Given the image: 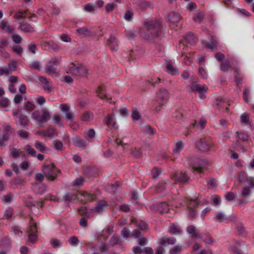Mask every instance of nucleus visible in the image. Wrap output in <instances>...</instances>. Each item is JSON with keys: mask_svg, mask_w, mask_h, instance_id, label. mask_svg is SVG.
Wrapping results in <instances>:
<instances>
[{"mask_svg": "<svg viewBox=\"0 0 254 254\" xmlns=\"http://www.w3.org/2000/svg\"><path fill=\"white\" fill-rule=\"evenodd\" d=\"M79 193L81 196H83L85 198V200H84L86 201V202L87 200L92 201L94 200V198L95 197V195H93L90 193H88L86 191L79 192Z\"/></svg>", "mask_w": 254, "mask_h": 254, "instance_id": "obj_28", "label": "nucleus"}, {"mask_svg": "<svg viewBox=\"0 0 254 254\" xmlns=\"http://www.w3.org/2000/svg\"><path fill=\"white\" fill-rule=\"evenodd\" d=\"M108 205L105 200H101L98 202L96 206L92 209L94 212H100L103 210L104 206H107Z\"/></svg>", "mask_w": 254, "mask_h": 254, "instance_id": "obj_22", "label": "nucleus"}, {"mask_svg": "<svg viewBox=\"0 0 254 254\" xmlns=\"http://www.w3.org/2000/svg\"><path fill=\"white\" fill-rule=\"evenodd\" d=\"M17 134L21 138H27L29 136V133L27 131L21 130L17 131Z\"/></svg>", "mask_w": 254, "mask_h": 254, "instance_id": "obj_58", "label": "nucleus"}, {"mask_svg": "<svg viewBox=\"0 0 254 254\" xmlns=\"http://www.w3.org/2000/svg\"><path fill=\"white\" fill-rule=\"evenodd\" d=\"M215 144L209 141V137H203L200 138L196 143L195 146L201 152H209Z\"/></svg>", "mask_w": 254, "mask_h": 254, "instance_id": "obj_5", "label": "nucleus"}, {"mask_svg": "<svg viewBox=\"0 0 254 254\" xmlns=\"http://www.w3.org/2000/svg\"><path fill=\"white\" fill-rule=\"evenodd\" d=\"M81 120L84 122H89L90 120V116L89 113L88 112H84L82 115Z\"/></svg>", "mask_w": 254, "mask_h": 254, "instance_id": "obj_57", "label": "nucleus"}, {"mask_svg": "<svg viewBox=\"0 0 254 254\" xmlns=\"http://www.w3.org/2000/svg\"><path fill=\"white\" fill-rule=\"evenodd\" d=\"M83 181L84 178L82 177H80L74 180L73 182V186L80 187L82 185Z\"/></svg>", "mask_w": 254, "mask_h": 254, "instance_id": "obj_50", "label": "nucleus"}, {"mask_svg": "<svg viewBox=\"0 0 254 254\" xmlns=\"http://www.w3.org/2000/svg\"><path fill=\"white\" fill-rule=\"evenodd\" d=\"M170 98L169 91L165 88H160L156 93V101L164 103H167Z\"/></svg>", "mask_w": 254, "mask_h": 254, "instance_id": "obj_9", "label": "nucleus"}, {"mask_svg": "<svg viewBox=\"0 0 254 254\" xmlns=\"http://www.w3.org/2000/svg\"><path fill=\"white\" fill-rule=\"evenodd\" d=\"M95 5H92L90 4H86L84 5V9L88 12H92L95 10Z\"/></svg>", "mask_w": 254, "mask_h": 254, "instance_id": "obj_61", "label": "nucleus"}, {"mask_svg": "<svg viewBox=\"0 0 254 254\" xmlns=\"http://www.w3.org/2000/svg\"><path fill=\"white\" fill-rule=\"evenodd\" d=\"M182 251V247L179 246H176L174 249L170 250L171 254H178Z\"/></svg>", "mask_w": 254, "mask_h": 254, "instance_id": "obj_60", "label": "nucleus"}, {"mask_svg": "<svg viewBox=\"0 0 254 254\" xmlns=\"http://www.w3.org/2000/svg\"><path fill=\"white\" fill-rule=\"evenodd\" d=\"M205 14L202 12H199L193 17V20L195 22L200 23L204 18Z\"/></svg>", "mask_w": 254, "mask_h": 254, "instance_id": "obj_29", "label": "nucleus"}, {"mask_svg": "<svg viewBox=\"0 0 254 254\" xmlns=\"http://www.w3.org/2000/svg\"><path fill=\"white\" fill-rule=\"evenodd\" d=\"M185 39L187 43L190 44H194L196 41V39L192 33H190L185 37Z\"/></svg>", "mask_w": 254, "mask_h": 254, "instance_id": "obj_27", "label": "nucleus"}, {"mask_svg": "<svg viewBox=\"0 0 254 254\" xmlns=\"http://www.w3.org/2000/svg\"><path fill=\"white\" fill-rule=\"evenodd\" d=\"M78 212L81 215H86L88 213L87 208L86 207H81L78 208Z\"/></svg>", "mask_w": 254, "mask_h": 254, "instance_id": "obj_64", "label": "nucleus"}, {"mask_svg": "<svg viewBox=\"0 0 254 254\" xmlns=\"http://www.w3.org/2000/svg\"><path fill=\"white\" fill-rule=\"evenodd\" d=\"M181 18L180 15L175 12H171L168 15L169 21L173 23L178 22Z\"/></svg>", "mask_w": 254, "mask_h": 254, "instance_id": "obj_18", "label": "nucleus"}, {"mask_svg": "<svg viewBox=\"0 0 254 254\" xmlns=\"http://www.w3.org/2000/svg\"><path fill=\"white\" fill-rule=\"evenodd\" d=\"M168 204L165 202L155 203L151 205V209L160 213L164 212H168L169 210Z\"/></svg>", "mask_w": 254, "mask_h": 254, "instance_id": "obj_10", "label": "nucleus"}, {"mask_svg": "<svg viewBox=\"0 0 254 254\" xmlns=\"http://www.w3.org/2000/svg\"><path fill=\"white\" fill-rule=\"evenodd\" d=\"M162 172V170L157 167H154L153 168L151 171V174L153 176V178L154 179H156L158 178L159 175L161 174Z\"/></svg>", "mask_w": 254, "mask_h": 254, "instance_id": "obj_32", "label": "nucleus"}, {"mask_svg": "<svg viewBox=\"0 0 254 254\" xmlns=\"http://www.w3.org/2000/svg\"><path fill=\"white\" fill-rule=\"evenodd\" d=\"M29 67L31 68L39 70H40L41 65L39 62L35 61L29 65Z\"/></svg>", "mask_w": 254, "mask_h": 254, "instance_id": "obj_48", "label": "nucleus"}, {"mask_svg": "<svg viewBox=\"0 0 254 254\" xmlns=\"http://www.w3.org/2000/svg\"><path fill=\"white\" fill-rule=\"evenodd\" d=\"M144 131L152 135L155 133V130L150 126L148 125L145 127Z\"/></svg>", "mask_w": 254, "mask_h": 254, "instance_id": "obj_59", "label": "nucleus"}, {"mask_svg": "<svg viewBox=\"0 0 254 254\" xmlns=\"http://www.w3.org/2000/svg\"><path fill=\"white\" fill-rule=\"evenodd\" d=\"M76 33L81 37L84 36H90L92 35V33L88 29L83 27L78 28L76 30Z\"/></svg>", "mask_w": 254, "mask_h": 254, "instance_id": "obj_17", "label": "nucleus"}, {"mask_svg": "<svg viewBox=\"0 0 254 254\" xmlns=\"http://www.w3.org/2000/svg\"><path fill=\"white\" fill-rule=\"evenodd\" d=\"M251 193V190L249 188H245L243 189L241 192V196L243 198L247 197L249 194Z\"/></svg>", "mask_w": 254, "mask_h": 254, "instance_id": "obj_49", "label": "nucleus"}, {"mask_svg": "<svg viewBox=\"0 0 254 254\" xmlns=\"http://www.w3.org/2000/svg\"><path fill=\"white\" fill-rule=\"evenodd\" d=\"M42 170L43 172L45 177L50 181H54L57 177L58 173L60 170L58 169L54 163L49 165H44L42 166Z\"/></svg>", "mask_w": 254, "mask_h": 254, "instance_id": "obj_3", "label": "nucleus"}, {"mask_svg": "<svg viewBox=\"0 0 254 254\" xmlns=\"http://www.w3.org/2000/svg\"><path fill=\"white\" fill-rule=\"evenodd\" d=\"M73 199H77L82 204L86 203V201L83 200L82 199H80L78 197V196L74 193H70L69 192H67L64 196V201H70Z\"/></svg>", "mask_w": 254, "mask_h": 254, "instance_id": "obj_16", "label": "nucleus"}, {"mask_svg": "<svg viewBox=\"0 0 254 254\" xmlns=\"http://www.w3.org/2000/svg\"><path fill=\"white\" fill-rule=\"evenodd\" d=\"M68 242L71 245L75 246L77 245L79 241L77 237L72 236L69 238Z\"/></svg>", "mask_w": 254, "mask_h": 254, "instance_id": "obj_43", "label": "nucleus"}, {"mask_svg": "<svg viewBox=\"0 0 254 254\" xmlns=\"http://www.w3.org/2000/svg\"><path fill=\"white\" fill-rule=\"evenodd\" d=\"M60 108L62 112L66 114V118L67 120L72 121L74 119V116L70 112V108L67 104H61Z\"/></svg>", "mask_w": 254, "mask_h": 254, "instance_id": "obj_13", "label": "nucleus"}, {"mask_svg": "<svg viewBox=\"0 0 254 254\" xmlns=\"http://www.w3.org/2000/svg\"><path fill=\"white\" fill-rule=\"evenodd\" d=\"M26 11H19L15 14L14 18L17 19L18 20H19L21 18H25V14L26 13Z\"/></svg>", "mask_w": 254, "mask_h": 254, "instance_id": "obj_45", "label": "nucleus"}, {"mask_svg": "<svg viewBox=\"0 0 254 254\" xmlns=\"http://www.w3.org/2000/svg\"><path fill=\"white\" fill-rule=\"evenodd\" d=\"M172 179L175 181L185 183L189 180V177L185 173L181 172L179 175L177 173L174 174L172 176Z\"/></svg>", "mask_w": 254, "mask_h": 254, "instance_id": "obj_12", "label": "nucleus"}, {"mask_svg": "<svg viewBox=\"0 0 254 254\" xmlns=\"http://www.w3.org/2000/svg\"><path fill=\"white\" fill-rule=\"evenodd\" d=\"M69 73L77 77H83L86 76L87 70L82 64H74L71 63L68 69Z\"/></svg>", "mask_w": 254, "mask_h": 254, "instance_id": "obj_4", "label": "nucleus"}, {"mask_svg": "<svg viewBox=\"0 0 254 254\" xmlns=\"http://www.w3.org/2000/svg\"><path fill=\"white\" fill-rule=\"evenodd\" d=\"M133 16V12L131 10H127L126 11L124 18L127 21H130Z\"/></svg>", "mask_w": 254, "mask_h": 254, "instance_id": "obj_44", "label": "nucleus"}, {"mask_svg": "<svg viewBox=\"0 0 254 254\" xmlns=\"http://www.w3.org/2000/svg\"><path fill=\"white\" fill-rule=\"evenodd\" d=\"M198 202L196 199H190L188 203V207L189 209H194L198 205Z\"/></svg>", "mask_w": 254, "mask_h": 254, "instance_id": "obj_36", "label": "nucleus"}, {"mask_svg": "<svg viewBox=\"0 0 254 254\" xmlns=\"http://www.w3.org/2000/svg\"><path fill=\"white\" fill-rule=\"evenodd\" d=\"M121 235L122 237L127 238L130 237L129 234V230L127 227H124L121 232Z\"/></svg>", "mask_w": 254, "mask_h": 254, "instance_id": "obj_55", "label": "nucleus"}, {"mask_svg": "<svg viewBox=\"0 0 254 254\" xmlns=\"http://www.w3.org/2000/svg\"><path fill=\"white\" fill-rule=\"evenodd\" d=\"M131 155L135 158L139 159L142 157V152L141 149L136 147H132L130 149Z\"/></svg>", "mask_w": 254, "mask_h": 254, "instance_id": "obj_20", "label": "nucleus"}, {"mask_svg": "<svg viewBox=\"0 0 254 254\" xmlns=\"http://www.w3.org/2000/svg\"><path fill=\"white\" fill-rule=\"evenodd\" d=\"M231 67L230 61L229 60H226L222 62L220 64L221 70L224 72L228 71Z\"/></svg>", "mask_w": 254, "mask_h": 254, "instance_id": "obj_24", "label": "nucleus"}, {"mask_svg": "<svg viewBox=\"0 0 254 254\" xmlns=\"http://www.w3.org/2000/svg\"><path fill=\"white\" fill-rule=\"evenodd\" d=\"M55 132V129L54 127H49L46 131H37L36 134L45 137H52Z\"/></svg>", "mask_w": 254, "mask_h": 254, "instance_id": "obj_14", "label": "nucleus"}, {"mask_svg": "<svg viewBox=\"0 0 254 254\" xmlns=\"http://www.w3.org/2000/svg\"><path fill=\"white\" fill-rule=\"evenodd\" d=\"M44 174L43 175L41 173H37L35 176V179L39 182H42L44 179Z\"/></svg>", "mask_w": 254, "mask_h": 254, "instance_id": "obj_62", "label": "nucleus"}, {"mask_svg": "<svg viewBox=\"0 0 254 254\" xmlns=\"http://www.w3.org/2000/svg\"><path fill=\"white\" fill-rule=\"evenodd\" d=\"M237 230L239 235H243L246 233L244 226L242 223H238L237 224Z\"/></svg>", "mask_w": 254, "mask_h": 254, "instance_id": "obj_53", "label": "nucleus"}, {"mask_svg": "<svg viewBox=\"0 0 254 254\" xmlns=\"http://www.w3.org/2000/svg\"><path fill=\"white\" fill-rule=\"evenodd\" d=\"M238 180L240 183H242L244 181L249 182V179L247 174L244 172H241L239 173Z\"/></svg>", "mask_w": 254, "mask_h": 254, "instance_id": "obj_35", "label": "nucleus"}, {"mask_svg": "<svg viewBox=\"0 0 254 254\" xmlns=\"http://www.w3.org/2000/svg\"><path fill=\"white\" fill-rule=\"evenodd\" d=\"M28 233L27 243H35L37 240V226L34 223L32 224L31 228L27 231Z\"/></svg>", "mask_w": 254, "mask_h": 254, "instance_id": "obj_7", "label": "nucleus"}, {"mask_svg": "<svg viewBox=\"0 0 254 254\" xmlns=\"http://www.w3.org/2000/svg\"><path fill=\"white\" fill-rule=\"evenodd\" d=\"M161 23L157 20L144 22V29L140 32L141 36L146 40L161 39ZM155 42V41H154Z\"/></svg>", "mask_w": 254, "mask_h": 254, "instance_id": "obj_1", "label": "nucleus"}, {"mask_svg": "<svg viewBox=\"0 0 254 254\" xmlns=\"http://www.w3.org/2000/svg\"><path fill=\"white\" fill-rule=\"evenodd\" d=\"M187 231L191 235V237L192 238L195 237V238H201L198 236V235L196 232V228L193 226L190 225L187 228Z\"/></svg>", "mask_w": 254, "mask_h": 254, "instance_id": "obj_26", "label": "nucleus"}, {"mask_svg": "<svg viewBox=\"0 0 254 254\" xmlns=\"http://www.w3.org/2000/svg\"><path fill=\"white\" fill-rule=\"evenodd\" d=\"M202 43L207 49H210L211 51H215L217 50L218 42L214 36H211V40L209 43L204 41H203Z\"/></svg>", "mask_w": 254, "mask_h": 254, "instance_id": "obj_11", "label": "nucleus"}, {"mask_svg": "<svg viewBox=\"0 0 254 254\" xmlns=\"http://www.w3.org/2000/svg\"><path fill=\"white\" fill-rule=\"evenodd\" d=\"M136 226L142 230H145L147 229V224L144 221H139L136 223Z\"/></svg>", "mask_w": 254, "mask_h": 254, "instance_id": "obj_47", "label": "nucleus"}, {"mask_svg": "<svg viewBox=\"0 0 254 254\" xmlns=\"http://www.w3.org/2000/svg\"><path fill=\"white\" fill-rule=\"evenodd\" d=\"M184 147V143L182 141H179L175 144V148L173 150V155H178L180 151Z\"/></svg>", "mask_w": 254, "mask_h": 254, "instance_id": "obj_23", "label": "nucleus"}, {"mask_svg": "<svg viewBox=\"0 0 254 254\" xmlns=\"http://www.w3.org/2000/svg\"><path fill=\"white\" fill-rule=\"evenodd\" d=\"M25 150L29 154L31 155L32 156H35L36 153V151L31 147V146L29 145H27L25 147Z\"/></svg>", "mask_w": 254, "mask_h": 254, "instance_id": "obj_42", "label": "nucleus"}, {"mask_svg": "<svg viewBox=\"0 0 254 254\" xmlns=\"http://www.w3.org/2000/svg\"><path fill=\"white\" fill-rule=\"evenodd\" d=\"M10 136V134L4 133L0 135V145H5V142L7 141Z\"/></svg>", "mask_w": 254, "mask_h": 254, "instance_id": "obj_34", "label": "nucleus"}, {"mask_svg": "<svg viewBox=\"0 0 254 254\" xmlns=\"http://www.w3.org/2000/svg\"><path fill=\"white\" fill-rule=\"evenodd\" d=\"M191 89L193 91H198L200 94H203L206 92L207 88L201 86L199 84H192L191 86Z\"/></svg>", "mask_w": 254, "mask_h": 254, "instance_id": "obj_21", "label": "nucleus"}, {"mask_svg": "<svg viewBox=\"0 0 254 254\" xmlns=\"http://www.w3.org/2000/svg\"><path fill=\"white\" fill-rule=\"evenodd\" d=\"M189 165L193 171L200 173H202L203 168L205 167L208 164L206 160L195 156H190L188 158Z\"/></svg>", "mask_w": 254, "mask_h": 254, "instance_id": "obj_2", "label": "nucleus"}, {"mask_svg": "<svg viewBox=\"0 0 254 254\" xmlns=\"http://www.w3.org/2000/svg\"><path fill=\"white\" fill-rule=\"evenodd\" d=\"M20 121V125L22 126L28 125L29 120L28 119L27 117L22 114H21L19 116Z\"/></svg>", "mask_w": 254, "mask_h": 254, "instance_id": "obj_33", "label": "nucleus"}, {"mask_svg": "<svg viewBox=\"0 0 254 254\" xmlns=\"http://www.w3.org/2000/svg\"><path fill=\"white\" fill-rule=\"evenodd\" d=\"M73 142L74 145L78 147H84L87 145L86 142L79 136L74 137L73 139Z\"/></svg>", "mask_w": 254, "mask_h": 254, "instance_id": "obj_19", "label": "nucleus"}, {"mask_svg": "<svg viewBox=\"0 0 254 254\" xmlns=\"http://www.w3.org/2000/svg\"><path fill=\"white\" fill-rule=\"evenodd\" d=\"M166 182H164L163 181L160 182L156 187V190L157 193H161L164 191L165 190V184H166Z\"/></svg>", "mask_w": 254, "mask_h": 254, "instance_id": "obj_30", "label": "nucleus"}, {"mask_svg": "<svg viewBox=\"0 0 254 254\" xmlns=\"http://www.w3.org/2000/svg\"><path fill=\"white\" fill-rule=\"evenodd\" d=\"M42 115H40L39 111H35L32 114L33 119L39 123L40 127H43L42 123L46 122L50 119V113L46 109L42 111Z\"/></svg>", "mask_w": 254, "mask_h": 254, "instance_id": "obj_6", "label": "nucleus"}, {"mask_svg": "<svg viewBox=\"0 0 254 254\" xmlns=\"http://www.w3.org/2000/svg\"><path fill=\"white\" fill-rule=\"evenodd\" d=\"M241 122L246 124L249 123V116L246 114H243L241 117Z\"/></svg>", "mask_w": 254, "mask_h": 254, "instance_id": "obj_63", "label": "nucleus"}, {"mask_svg": "<svg viewBox=\"0 0 254 254\" xmlns=\"http://www.w3.org/2000/svg\"><path fill=\"white\" fill-rule=\"evenodd\" d=\"M35 147L42 153H44L46 150V146L39 141H36L34 145Z\"/></svg>", "mask_w": 254, "mask_h": 254, "instance_id": "obj_37", "label": "nucleus"}, {"mask_svg": "<svg viewBox=\"0 0 254 254\" xmlns=\"http://www.w3.org/2000/svg\"><path fill=\"white\" fill-rule=\"evenodd\" d=\"M131 117L134 121L138 120L141 117L139 112L136 109H133L132 111Z\"/></svg>", "mask_w": 254, "mask_h": 254, "instance_id": "obj_41", "label": "nucleus"}, {"mask_svg": "<svg viewBox=\"0 0 254 254\" xmlns=\"http://www.w3.org/2000/svg\"><path fill=\"white\" fill-rule=\"evenodd\" d=\"M47 45L49 48V50H54L55 51H57L59 49V46L53 42H48L47 43Z\"/></svg>", "mask_w": 254, "mask_h": 254, "instance_id": "obj_52", "label": "nucleus"}, {"mask_svg": "<svg viewBox=\"0 0 254 254\" xmlns=\"http://www.w3.org/2000/svg\"><path fill=\"white\" fill-rule=\"evenodd\" d=\"M207 184L209 189H213L216 187L215 179L212 178L207 179Z\"/></svg>", "mask_w": 254, "mask_h": 254, "instance_id": "obj_39", "label": "nucleus"}, {"mask_svg": "<svg viewBox=\"0 0 254 254\" xmlns=\"http://www.w3.org/2000/svg\"><path fill=\"white\" fill-rule=\"evenodd\" d=\"M8 44V42L7 39H2L0 40V52H2V50L6 47Z\"/></svg>", "mask_w": 254, "mask_h": 254, "instance_id": "obj_46", "label": "nucleus"}, {"mask_svg": "<svg viewBox=\"0 0 254 254\" xmlns=\"http://www.w3.org/2000/svg\"><path fill=\"white\" fill-rule=\"evenodd\" d=\"M59 63V61L57 58H52L45 66L46 72L49 75L54 76L56 73V68L53 65H57Z\"/></svg>", "mask_w": 254, "mask_h": 254, "instance_id": "obj_8", "label": "nucleus"}, {"mask_svg": "<svg viewBox=\"0 0 254 254\" xmlns=\"http://www.w3.org/2000/svg\"><path fill=\"white\" fill-rule=\"evenodd\" d=\"M114 115L112 114V115H109L104 119V122L107 126L111 125L113 127H115L116 123L115 122H112L113 118L112 116Z\"/></svg>", "mask_w": 254, "mask_h": 254, "instance_id": "obj_25", "label": "nucleus"}, {"mask_svg": "<svg viewBox=\"0 0 254 254\" xmlns=\"http://www.w3.org/2000/svg\"><path fill=\"white\" fill-rule=\"evenodd\" d=\"M25 108L26 110L31 111L35 109V106L30 101H28L25 104Z\"/></svg>", "mask_w": 254, "mask_h": 254, "instance_id": "obj_51", "label": "nucleus"}, {"mask_svg": "<svg viewBox=\"0 0 254 254\" xmlns=\"http://www.w3.org/2000/svg\"><path fill=\"white\" fill-rule=\"evenodd\" d=\"M12 50L14 52L17 53L18 55L20 56L23 52L22 48L19 46H13L12 48Z\"/></svg>", "mask_w": 254, "mask_h": 254, "instance_id": "obj_56", "label": "nucleus"}, {"mask_svg": "<svg viewBox=\"0 0 254 254\" xmlns=\"http://www.w3.org/2000/svg\"><path fill=\"white\" fill-rule=\"evenodd\" d=\"M167 71L172 75H175L178 71L177 68H175L171 64H168L166 66Z\"/></svg>", "mask_w": 254, "mask_h": 254, "instance_id": "obj_31", "label": "nucleus"}, {"mask_svg": "<svg viewBox=\"0 0 254 254\" xmlns=\"http://www.w3.org/2000/svg\"><path fill=\"white\" fill-rule=\"evenodd\" d=\"M20 26L19 28L24 32L25 33H32L34 31V27L30 24L27 23H22L19 21Z\"/></svg>", "mask_w": 254, "mask_h": 254, "instance_id": "obj_15", "label": "nucleus"}, {"mask_svg": "<svg viewBox=\"0 0 254 254\" xmlns=\"http://www.w3.org/2000/svg\"><path fill=\"white\" fill-rule=\"evenodd\" d=\"M175 239L171 238H167V240L162 239L160 242L161 245H163L165 243L167 242L169 244L173 245L175 243Z\"/></svg>", "mask_w": 254, "mask_h": 254, "instance_id": "obj_54", "label": "nucleus"}, {"mask_svg": "<svg viewBox=\"0 0 254 254\" xmlns=\"http://www.w3.org/2000/svg\"><path fill=\"white\" fill-rule=\"evenodd\" d=\"M236 133L238 135V140L237 141V143L239 142V140H241L243 141H245L248 140V135L243 132H240L237 131Z\"/></svg>", "mask_w": 254, "mask_h": 254, "instance_id": "obj_38", "label": "nucleus"}, {"mask_svg": "<svg viewBox=\"0 0 254 254\" xmlns=\"http://www.w3.org/2000/svg\"><path fill=\"white\" fill-rule=\"evenodd\" d=\"M110 243L112 246H114L117 244H119L120 246L122 245L121 241L119 238L115 236H113L110 239Z\"/></svg>", "mask_w": 254, "mask_h": 254, "instance_id": "obj_40", "label": "nucleus"}]
</instances>
